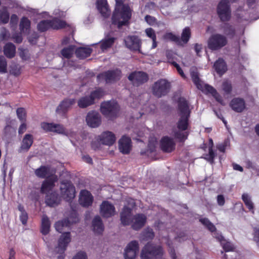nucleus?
Returning <instances> with one entry per match:
<instances>
[{
    "mask_svg": "<svg viewBox=\"0 0 259 259\" xmlns=\"http://www.w3.org/2000/svg\"><path fill=\"white\" fill-rule=\"evenodd\" d=\"M18 209L21 212L20 215V220L23 225H25L27 223L28 220V215L26 212L25 211L24 208L21 205H19Z\"/></svg>",
    "mask_w": 259,
    "mask_h": 259,
    "instance_id": "5fc2aeb1",
    "label": "nucleus"
},
{
    "mask_svg": "<svg viewBox=\"0 0 259 259\" xmlns=\"http://www.w3.org/2000/svg\"><path fill=\"white\" fill-rule=\"evenodd\" d=\"M122 76V72L119 68L109 70L99 73L97 76L99 81H104L107 84H111L119 80Z\"/></svg>",
    "mask_w": 259,
    "mask_h": 259,
    "instance_id": "423d86ee",
    "label": "nucleus"
},
{
    "mask_svg": "<svg viewBox=\"0 0 259 259\" xmlns=\"http://www.w3.org/2000/svg\"><path fill=\"white\" fill-rule=\"evenodd\" d=\"M145 21L150 25H154L156 22V19L150 15H146L145 17Z\"/></svg>",
    "mask_w": 259,
    "mask_h": 259,
    "instance_id": "69168bd1",
    "label": "nucleus"
},
{
    "mask_svg": "<svg viewBox=\"0 0 259 259\" xmlns=\"http://www.w3.org/2000/svg\"><path fill=\"white\" fill-rule=\"evenodd\" d=\"M118 143L119 149L122 153L124 154L130 153L132 147V141L130 137L123 136Z\"/></svg>",
    "mask_w": 259,
    "mask_h": 259,
    "instance_id": "aec40b11",
    "label": "nucleus"
},
{
    "mask_svg": "<svg viewBox=\"0 0 259 259\" xmlns=\"http://www.w3.org/2000/svg\"><path fill=\"white\" fill-rule=\"evenodd\" d=\"M207 44L208 49L211 51H219L228 44V39L223 34L214 33L210 35Z\"/></svg>",
    "mask_w": 259,
    "mask_h": 259,
    "instance_id": "20e7f679",
    "label": "nucleus"
},
{
    "mask_svg": "<svg viewBox=\"0 0 259 259\" xmlns=\"http://www.w3.org/2000/svg\"><path fill=\"white\" fill-rule=\"evenodd\" d=\"M229 106L234 111L237 113L243 112L246 108L245 100L239 97L233 98L230 101Z\"/></svg>",
    "mask_w": 259,
    "mask_h": 259,
    "instance_id": "6ab92c4d",
    "label": "nucleus"
},
{
    "mask_svg": "<svg viewBox=\"0 0 259 259\" xmlns=\"http://www.w3.org/2000/svg\"><path fill=\"white\" fill-rule=\"evenodd\" d=\"M190 76L194 84L196 85L197 88L203 93L205 90L204 89L205 84H204L200 79L198 71L197 70H191Z\"/></svg>",
    "mask_w": 259,
    "mask_h": 259,
    "instance_id": "bb28decb",
    "label": "nucleus"
},
{
    "mask_svg": "<svg viewBox=\"0 0 259 259\" xmlns=\"http://www.w3.org/2000/svg\"><path fill=\"white\" fill-rule=\"evenodd\" d=\"M221 28L223 29L224 33L227 35L234 36L235 34V29L234 27L228 23H225L221 26Z\"/></svg>",
    "mask_w": 259,
    "mask_h": 259,
    "instance_id": "49530a36",
    "label": "nucleus"
},
{
    "mask_svg": "<svg viewBox=\"0 0 259 259\" xmlns=\"http://www.w3.org/2000/svg\"><path fill=\"white\" fill-rule=\"evenodd\" d=\"M155 237V233L152 229L147 227L145 229L141 234V240L149 241L152 240Z\"/></svg>",
    "mask_w": 259,
    "mask_h": 259,
    "instance_id": "e433bc0d",
    "label": "nucleus"
},
{
    "mask_svg": "<svg viewBox=\"0 0 259 259\" xmlns=\"http://www.w3.org/2000/svg\"><path fill=\"white\" fill-rule=\"evenodd\" d=\"M189 133L185 131L173 130L172 136L180 143H184L187 139Z\"/></svg>",
    "mask_w": 259,
    "mask_h": 259,
    "instance_id": "72a5a7b5",
    "label": "nucleus"
},
{
    "mask_svg": "<svg viewBox=\"0 0 259 259\" xmlns=\"http://www.w3.org/2000/svg\"><path fill=\"white\" fill-rule=\"evenodd\" d=\"M36 176L40 178L49 179L52 175L50 172L49 168L46 166H41L35 171Z\"/></svg>",
    "mask_w": 259,
    "mask_h": 259,
    "instance_id": "c9c22d12",
    "label": "nucleus"
},
{
    "mask_svg": "<svg viewBox=\"0 0 259 259\" xmlns=\"http://www.w3.org/2000/svg\"><path fill=\"white\" fill-rule=\"evenodd\" d=\"M242 199L246 207L253 214L254 213V206L250 197L247 194L244 193L242 195Z\"/></svg>",
    "mask_w": 259,
    "mask_h": 259,
    "instance_id": "79ce46f5",
    "label": "nucleus"
},
{
    "mask_svg": "<svg viewBox=\"0 0 259 259\" xmlns=\"http://www.w3.org/2000/svg\"><path fill=\"white\" fill-rule=\"evenodd\" d=\"M178 111L180 118L177 123V128L180 131H186L189 126L191 110L189 102L185 98L183 97L179 98Z\"/></svg>",
    "mask_w": 259,
    "mask_h": 259,
    "instance_id": "f257e3e1",
    "label": "nucleus"
},
{
    "mask_svg": "<svg viewBox=\"0 0 259 259\" xmlns=\"http://www.w3.org/2000/svg\"><path fill=\"white\" fill-rule=\"evenodd\" d=\"M78 214L76 211L73 210L71 211L69 215L66 217V227H68L72 224H75L78 222Z\"/></svg>",
    "mask_w": 259,
    "mask_h": 259,
    "instance_id": "a19ab883",
    "label": "nucleus"
},
{
    "mask_svg": "<svg viewBox=\"0 0 259 259\" xmlns=\"http://www.w3.org/2000/svg\"><path fill=\"white\" fill-rule=\"evenodd\" d=\"M9 20V13L6 7L0 10V22L2 23H7Z\"/></svg>",
    "mask_w": 259,
    "mask_h": 259,
    "instance_id": "09e8293b",
    "label": "nucleus"
},
{
    "mask_svg": "<svg viewBox=\"0 0 259 259\" xmlns=\"http://www.w3.org/2000/svg\"><path fill=\"white\" fill-rule=\"evenodd\" d=\"M72 259H88V257L85 252L80 251L77 253Z\"/></svg>",
    "mask_w": 259,
    "mask_h": 259,
    "instance_id": "774afa93",
    "label": "nucleus"
},
{
    "mask_svg": "<svg viewBox=\"0 0 259 259\" xmlns=\"http://www.w3.org/2000/svg\"><path fill=\"white\" fill-rule=\"evenodd\" d=\"M56 112L58 114L64 116L65 115V102L62 101L56 109Z\"/></svg>",
    "mask_w": 259,
    "mask_h": 259,
    "instance_id": "bf43d9fd",
    "label": "nucleus"
},
{
    "mask_svg": "<svg viewBox=\"0 0 259 259\" xmlns=\"http://www.w3.org/2000/svg\"><path fill=\"white\" fill-rule=\"evenodd\" d=\"M163 254V249L161 246L148 242L142 248L140 256L141 259H152L160 257Z\"/></svg>",
    "mask_w": 259,
    "mask_h": 259,
    "instance_id": "7ed1b4c3",
    "label": "nucleus"
},
{
    "mask_svg": "<svg viewBox=\"0 0 259 259\" xmlns=\"http://www.w3.org/2000/svg\"><path fill=\"white\" fill-rule=\"evenodd\" d=\"M119 110V106L114 101L104 102L101 105V112L106 117H115Z\"/></svg>",
    "mask_w": 259,
    "mask_h": 259,
    "instance_id": "6e6552de",
    "label": "nucleus"
},
{
    "mask_svg": "<svg viewBox=\"0 0 259 259\" xmlns=\"http://www.w3.org/2000/svg\"><path fill=\"white\" fill-rule=\"evenodd\" d=\"M51 27V22L50 20H43L37 25V28L40 31H45Z\"/></svg>",
    "mask_w": 259,
    "mask_h": 259,
    "instance_id": "864d4df0",
    "label": "nucleus"
},
{
    "mask_svg": "<svg viewBox=\"0 0 259 259\" xmlns=\"http://www.w3.org/2000/svg\"><path fill=\"white\" fill-rule=\"evenodd\" d=\"M160 146L162 151L170 153L175 149L176 144L171 138L165 136L161 139Z\"/></svg>",
    "mask_w": 259,
    "mask_h": 259,
    "instance_id": "2eb2a0df",
    "label": "nucleus"
},
{
    "mask_svg": "<svg viewBox=\"0 0 259 259\" xmlns=\"http://www.w3.org/2000/svg\"><path fill=\"white\" fill-rule=\"evenodd\" d=\"M94 201V197L91 192L87 190H81L80 193L79 202L84 207L91 206Z\"/></svg>",
    "mask_w": 259,
    "mask_h": 259,
    "instance_id": "f3484780",
    "label": "nucleus"
},
{
    "mask_svg": "<svg viewBox=\"0 0 259 259\" xmlns=\"http://www.w3.org/2000/svg\"><path fill=\"white\" fill-rule=\"evenodd\" d=\"M92 52L90 48L80 47L76 49L75 54L76 56L80 59H84L89 57Z\"/></svg>",
    "mask_w": 259,
    "mask_h": 259,
    "instance_id": "473e14b6",
    "label": "nucleus"
},
{
    "mask_svg": "<svg viewBox=\"0 0 259 259\" xmlns=\"http://www.w3.org/2000/svg\"><path fill=\"white\" fill-rule=\"evenodd\" d=\"M66 44L70 40V38L73 37L75 29L66 23Z\"/></svg>",
    "mask_w": 259,
    "mask_h": 259,
    "instance_id": "603ef678",
    "label": "nucleus"
},
{
    "mask_svg": "<svg viewBox=\"0 0 259 259\" xmlns=\"http://www.w3.org/2000/svg\"><path fill=\"white\" fill-rule=\"evenodd\" d=\"M60 197L56 192H53L50 195H47L46 198V204L50 206H55L57 205L60 203Z\"/></svg>",
    "mask_w": 259,
    "mask_h": 259,
    "instance_id": "2f4dec72",
    "label": "nucleus"
},
{
    "mask_svg": "<svg viewBox=\"0 0 259 259\" xmlns=\"http://www.w3.org/2000/svg\"><path fill=\"white\" fill-rule=\"evenodd\" d=\"M213 67L217 73L222 75L227 70V65L225 60L221 58H219L214 63Z\"/></svg>",
    "mask_w": 259,
    "mask_h": 259,
    "instance_id": "cd10ccee",
    "label": "nucleus"
},
{
    "mask_svg": "<svg viewBox=\"0 0 259 259\" xmlns=\"http://www.w3.org/2000/svg\"><path fill=\"white\" fill-rule=\"evenodd\" d=\"M95 102H93L90 96H86L80 98L78 102V106L81 108H85L89 106L93 105Z\"/></svg>",
    "mask_w": 259,
    "mask_h": 259,
    "instance_id": "58836bf2",
    "label": "nucleus"
},
{
    "mask_svg": "<svg viewBox=\"0 0 259 259\" xmlns=\"http://www.w3.org/2000/svg\"><path fill=\"white\" fill-rule=\"evenodd\" d=\"M4 53L5 56L9 58H13L16 53V47L11 42L7 43L4 48Z\"/></svg>",
    "mask_w": 259,
    "mask_h": 259,
    "instance_id": "f704fd0d",
    "label": "nucleus"
},
{
    "mask_svg": "<svg viewBox=\"0 0 259 259\" xmlns=\"http://www.w3.org/2000/svg\"><path fill=\"white\" fill-rule=\"evenodd\" d=\"M127 78L134 86L139 87L148 81L149 76L145 72L135 71L131 73Z\"/></svg>",
    "mask_w": 259,
    "mask_h": 259,
    "instance_id": "9d476101",
    "label": "nucleus"
},
{
    "mask_svg": "<svg viewBox=\"0 0 259 259\" xmlns=\"http://www.w3.org/2000/svg\"><path fill=\"white\" fill-rule=\"evenodd\" d=\"M100 212L102 217L109 218L115 214V208L113 204L108 201H103L100 206Z\"/></svg>",
    "mask_w": 259,
    "mask_h": 259,
    "instance_id": "9b49d317",
    "label": "nucleus"
},
{
    "mask_svg": "<svg viewBox=\"0 0 259 259\" xmlns=\"http://www.w3.org/2000/svg\"><path fill=\"white\" fill-rule=\"evenodd\" d=\"M199 222L203 225L209 231L214 232L217 229L215 226L206 218H201L199 219Z\"/></svg>",
    "mask_w": 259,
    "mask_h": 259,
    "instance_id": "a18cd8bd",
    "label": "nucleus"
},
{
    "mask_svg": "<svg viewBox=\"0 0 259 259\" xmlns=\"http://www.w3.org/2000/svg\"><path fill=\"white\" fill-rule=\"evenodd\" d=\"M76 194L75 188L73 184L69 181H66V201L73 199Z\"/></svg>",
    "mask_w": 259,
    "mask_h": 259,
    "instance_id": "7c9ffc66",
    "label": "nucleus"
},
{
    "mask_svg": "<svg viewBox=\"0 0 259 259\" xmlns=\"http://www.w3.org/2000/svg\"><path fill=\"white\" fill-rule=\"evenodd\" d=\"M191 30L189 27H186L182 31L181 38H180L181 42L184 44H187L191 37Z\"/></svg>",
    "mask_w": 259,
    "mask_h": 259,
    "instance_id": "de8ad7c7",
    "label": "nucleus"
},
{
    "mask_svg": "<svg viewBox=\"0 0 259 259\" xmlns=\"http://www.w3.org/2000/svg\"><path fill=\"white\" fill-rule=\"evenodd\" d=\"M92 227L93 231L95 233L102 234L104 231V225L101 218L97 215L92 221Z\"/></svg>",
    "mask_w": 259,
    "mask_h": 259,
    "instance_id": "c756f323",
    "label": "nucleus"
},
{
    "mask_svg": "<svg viewBox=\"0 0 259 259\" xmlns=\"http://www.w3.org/2000/svg\"><path fill=\"white\" fill-rule=\"evenodd\" d=\"M54 14L56 16L51 22V27L54 29H59L64 26V23L61 21L59 17L63 16V12H61L59 10H56L54 11Z\"/></svg>",
    "mask_w": 259,
    "mask_h": 259,
    "instance_id": "c85d7f7f",
    "label": "nucleus"
},
{
    "mask_svg": "<svg viewBox=\"0 0 259 259\" xmlns=\"http://www.w3.org/2000/svg\"><path fill=\"white\" fill-rule=\"evenodd\" d=\"M145 33L148 37L152 39H156V35L154 30L152 28H148L145 29Z\"/></svg>",
    "mask_w": 259,
    "mask_h": 259,
    "instance_id": "052dcab7",
    "label": "nucleus"
},
{
    "mask_svg": "<svg viewBox=\"0 0 259 259\" xmlns=\"http://www.w3.org/2000/svg\"><path fill=\"white\" fill-rule=\"evenodd\" d=\"M19 55L22 59L24 60H27L29 58V55L28 51L26 49H19Z\"/></svg>",
    "mask_w": 259,
    "mask_h": 259,
    "instance_id": "680f3d73",
    "label": "nucleus"
},
{
    "mask_svg": "<svg viewBox=\"0 0 259 259\" xmlns=\"http://www.w3.org/2000/svg\"><path fill=\"white\" fill-rule=\"evenodd\" d=\"M214 146L213 142L211 138L208 140V153L203 154L201 157L202 158L204 159L211 164L214 163V158L216 156V153L213 149Z\"/></svg>",
    "mask_w": 259,
    "mask_h": 259,
    "instance_id": "393cba45",
    "label": "nucleus"
},
{
    "mask_svg": "<svg viewBox=\"0 0 259 259\" xmlns=\"http://www.w3.org/2000/svg\"><path fill=\"white\" fill-rule=\"evenodd\" d=\"M10 36L8 31L4 28H3L0 30V39L4 40L9 38Z\"/></svg>",
    "mask_w": 259,
    "mask_h": 259,
    "instance_id": "e2e57ef3",
    "label": "nucleus"
},
{
    "mask_svg": "<svg viewBox=\"0 0 259 259\" xmlns=\"http://www.w3.org/2000/svg\"><path fill=\"white\" fill-rule=\"evenodd\" d=\"M33 142V138L31 134H26L22 139L21 146L18 149L19 152H27L31 147Z\"/></svg>",
    "mask_w": 259,
    "mask_h": 259,
    "instance_id": "b1692460",
    "label": "nucleus"
},
{
    "mask_svg": "<svg viewBox=\"0 0 259 259\" xmlns=\"http://www.w3.org/2000/svg\"><path fill=\"white\" fill-rule=\"evenodd\" d=\"M164 38L166 39H168L171 41L176 42L178 45H181V41L179 36H177L172 32L166 33L164 35Z\"/></svg>",
    "mask_w": 259,
    "mask_h": 259,
    "instance_id": "3c124183",
    "label": "nucleus"
},
{
    "mask_svg": "<svg viewBox=\"0 0 259 259\" xmlns=\"http://www.w3.org/2000/svg\"><path fill=\"white\" fill-rule=\"evenodd\" d=\"M222 88L224 92V95H230L233 90L231 83L228 80L225 81L222 83Z\"/></svg>",
    "mask_w": 259,
    "mask_h": 259,
    "instance_id": "8fccbe9b",
    "label": "nucleus"
},
{
    "mask_svg": "<svg viewBox=\"0 0 259 259\" xmlns=\"http://www.w3.org/2000/svg\"><path fill=\"white\" fill-rule=\"evenodd\" d=\"M30 26V21L26 17H23L20 23V29L23 33H27Z\"/></svg>",
    "mask_w": 259,
    "mask_h": 259,
    "instance_id": "c03bdc74",
    "label": "nucleus"
},
{
    "mask_svg": "<svg viewBox=\"0 0 259 259\" xmlns=\"http://www.w3.org/2000/svg\"><path fill=\"white\" fill-rule=\"evenodd\" d=\"M51 223L49 219L44 215L41 219V232L44 235H47L50 232Z\"/></svg>",
    "mask_w": 259,
    "mask_h": 259,
    "instance_id": "4c0bfd02",
    "label": "nucleus"
},
{
    "mask_svg": "<svg viewBox=\"0 0 259 259\" xmlns=\"http://www.w3.org/2000/svg\"><path fill=\"white\" fill-rule=\"evenodd\" d=\"M131 17L132 10L130 6H124L121 9L114 10L111 18L112 23L120 28L128 24Z\"/></svg>",
    "mask_w": 259,
    "mask_h": 259,
    "instance_id": "f03ea898",
    "label": "nucleus"
},
{
    "mask_svg": "<svg viewBox=\"0 0 259 259\" xmlns=\"http://www.w3.org/2000/svg\"><path fill=\"white\" fill-rule=\"evenodd\" d=\"M85 120L88 125L93 128L98 127L101 123V117L96 111H90L86 116Z\"/></svg>",
    "mask_w": 259,
    "mask_h": 259,
    "instance_id": "ddd939ff",
    "label": "nucleus"
},
{
    "mask_svg": "<svg viewBox=\"0 0 259 259\" xmlns=\"http://www.w3.org/2000/svg\"><path fill=\"white\" fill-rule=\"evenodd\" d=\"M124 41L126 47L130 50L140 52L142 42L138 36L135 35L128 36L124 39Z\"/></svg>",
    "mask_w": 259,
    "mask_h": 259,
    "instance_id": "dca6fc26",
    "label": "nucleus"
},
{
    "mask_svg": "<svg viewBox=\"0 0 259 259\" xmlns=\"http://www.w3.org/2000/svg\"><path fill=\"white\" fill-rule=\"evenodd\" d=\"M98 140H99L103 145L111 146L115 143L116 137L114 134L112 132L105 131L99 136Z\"/></svg>",
    "mask_w": 259,
    "mask_h": 259,
    "instance_id": "a211bd4d",
    "label": "nucleus"
},
{
    "mask_svg": "<svg viewBox=\"0 0 259 259\" xmlns=\"http://www.w3.org/2000/svg\"><path fill=\"white\" fill-rule=\"evenodd\" d=\"M139 243L136 240L131 241L127 245L124 254L125 259H135L139 252Z\"/></svg>",
    "mask_w": 259,
    "mask_h": 259,
    "instance_id": "f8f14e48",
    "label": "nucleus"
},
{
    "mask_svg": "<svg viewBox=\"0 0 259 259\" xmlns=\"http://www.w3.org/2000/svg\"><path fill=\"white\" fill-rule=\"evenodd\" d=\"M147 222V217L143 213H137L132 218V228L138 231L143 228Z\"/></svg>",
    "mask_w": 259,
    "mask_h": 259,
    "instance_id": "4468645a",
    "label": "nucleus"
},
{
    "mask_svg": "<svg viewBox=\"0 0 259 259\" xmlns=\"http://www.w3.org/2000/svg\"><path fill=\"white\" fill-rule=\"evenodd\" d=\"M170 88L171 84L168 80L165 79H159L153 84L151 89L154 96L161 98L166 95Z\"/></svg>",
    "mask_w": 259,
    "mask_h": 259,
    "instance_id": "39448f33",
    "label": "nucleus"
},
{
    "mask_svg": "<svg viewBox=\"0 0 259 259\" xmlns=\"http://www.w3.org/2000/svg\"><path fill=\"white\" fill-rule=\"evenodd\" d=\"M170 64L177 69L178 72L179 73V74L181 76V77L183 78L186 79L187 78V77H186V75L185 74V73H184L182 69L181 68L180 65L176 62H175V61L170 62Z\"/></svg>",
    "mask_w": 259,
    "mask_h": 259,
    "instance_id": "13d9d810",
    "label": "nucleus"
},
{
    "mask_svg": "<svg viewBox=\"0 0 259 259\" xmlns=\"http://www.w3.org/2000/svg\"><path fill=\"white\" fill-rule=\"evenodd\" d=\"M204 89L205 90L203 92L204 94H211L218 103L223 106L225 105V102L223 97L213 87L208 84H205Z\"/></svg>",
    "mask_w": 259,
    "mask_h": 259,
    "instance_id": "412c9836",
    "label": "nucleus"
},
{
    "mask_svg": "<svg viewBox=\"0 0 259 259\" xmlns=\"http://www.w3.org/2000/svg\"><path fill=\"white\" fill-rule=\"evenodd\" d=\"M55 228L58 232L62 234L59 240L58 245L55 249V251L57 253L61 254L58 256V259H63L65 251V221L63 220L58 221L55 224Z\"/></svg>",
    "mask_w": 259,
    "mask_h": 259,
    "instance_id": "0eeeda50",
    "label": "nucleus"
},
{
    "mask_svg": "<svg viewBox=\"0 0 259 259\" xmlns=\"http://www.w3.org/2000/svg\"><path fill=\"white\" fill-rule=\"evenodd\" d=\"M57 178L55 175H52L50 178L47 179L42 184L41 192L43 193H47L52 190L54 186V183L57 181Z\"/></svg>",
    "mask_w": 259,
    "mask_h": 259,
    "instance_id": "a878e982",
    "label": "nucleus"
},
{
    "mask_svg": "<svg viewBox=\"0 0 259 259\" xmlns=\"http://www.w3.org/2000/svg\"><path fill=\"white\" fill-rule=\"evenodd\" d=\"M132 209L127 206H124L120 213V221L123 226H127L132 223Z\"/></svg>",
    "mask_w": 259,
    "mask_h": 259,
    "instance_id": "5701e85b",
    "label": "nucleus"
},
{
    "mask_svg": "<svg viewBox=\"0 0 259 259\" xmlns=\"http://www.w3.org/2000/svg\"><path fill=\"white\" fill-rule=\"evenodd\" d=\"M105 94L104 89L102 88L98 87L95 90L91 92L90 97L92 99L93 102H95L96 99H100L103 97Z\"/></svg>",
    "mask_w": 259,
    "mask_h": 259,
    "instance_id": "37998d69",
    "label": "nucleus"
},
{
    "mask_svg": "<svg viewBox=\"0 0 259 259\" xmlns=\"http://www.w3.org/2000/svg\"><path fill=\"white\" fill-rule=\"evenodd\" d=\"M17 115L18 118L21 121H26V111L25 109L23 108H18L17 111Z\"/></svg>",
    "mask_w": 259,
    "mask_h": 259,
    "instance_id": "6e6d98bb",
    "label": "nucleus"
},
{
    "mask_svg": "<svg viewBox=\"0 0 259 259\" xmlns=\"http://www.w3.org/2000/svg\"><path fill=\"white\" fill-rule=\"evenodd\" d=\"M217 14L222 22H227L230 20L231 11L228 0H222L219 3Z\"/></svg>",
    "mask_w": 259,
    "mask_h": 259,
    "instance_id": "1a4fd4ad",
    "label": "nucleus"
},
{
    "mask_svg": "<svg viewBox=\"0 0 259 259\" xmlns=\"http://www.w3.org/2000/svg\"><path fill=\"white\" fill-rule=\"evenodd\" d=\"M7 63L4 56H0V72L5 73L7 72Z\"/></svg>",
    "mask_w": 259,
    "mask_h": 259,
    "instance_id": "4d7b16f0",
    "label": "nucleus"
},
{
    "mask_svg": "<svg viewBox=\"0 0 259 259\" xmlns=\"http://www.w3.org/2000/svg\"><path fill=\"white\" fill-rule=\"evenodd\" d=\"M115 40L116 38L114 37L105 38L104 39H102L100 41L101 49L104 51V50L111 48L114 44Z\"/></svg>",
    "mask_w": 259,
    "mask_h": 259,
    "instance_id": "ea45409f",
    "label": "nucleus"
},
{
    "mask_svg": "<svg viewBox=\"0 0 259 259\" xmlns=\"http://www.w3.org/2000/svg\"><path fill=\"white\" fill-rule=\"evenodd\" d=\"M253 239L259 246V228H255L253 230Z\"/></svg>",
    "mask_w": 259,
    "mask_h": 259,
    "instance_id": "338daca9",
    "label": "nucleus"
},
{
    "mask_svg": "<svg viewBox=\"0 0 259 259\" xmlns=\"http://www.w3.org/2000/svg\"><path fill=\"white\" fill-rule=\"evenodd\" d=\"M108 7L109 6H107L98 10L102 16L105 18H107L110 15V11Z\"/></svg>",
    "mask_w": 259,
    "mask_h": 259,
    "instance_id": "0e129e2a",
    "label": "nucleus"
},
{
    "mask_svg": "<svg viewBox=\"0 0 259 259\" xmlns=\"http://www.w3.org/2000/svg\"><path fill=\"white\" fill-rule=\"evenodd\" d=\"M40 125L41 128L47 132H52L61 134L64 132L63 127L60 124L44 122Z\"/></svg>",
    "mask_w": 259,
    "mask_h": 259,
    "instance_id": "4be33fe9",
    "label": "nucleus"
}]
</instances>
